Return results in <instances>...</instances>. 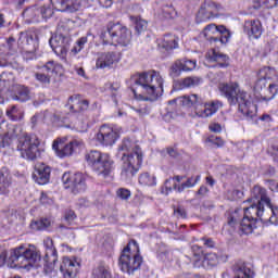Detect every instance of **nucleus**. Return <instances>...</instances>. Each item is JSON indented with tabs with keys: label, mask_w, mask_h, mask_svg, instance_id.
I'll list each match as a JSON object with an SVG mask.
<instances>
[{
	"label": "nucleus",
	"mask_w": 278,
	"mask_h": 278,
	"mask_svg": "<svg viewBox=\"0 0 278 278\" xmlns=\"http://www.w3.org/2000/svg\"><path fill=\"white\" fill-rule=\"evenodd\" d=\"M252 204L243 208L244 217L240 223V233L249 236L253 229H257V220L261 219L265 225H278V206L273 205L266 189L254 186L251 198L248 199Z\"/></svg>",
	"instance_id": "obj_1"
},
{
	"label": "nucleus",
	"mask_w": 278,
	"mask_h": 278,
	"mask_svg": "<svg viewBox=\"0 0 278 278\" xmlns=\"http://www.w3.org/2000/svg\"><path fill=\"white\" fill-rule=\"evenodd\" d=\"M222 97L227 99L229 105H238L240 114L245 121H253L257 116V105L251 101V96L236 83H222L218 85Z\"/></svg>",
	"instance_id": "obj_2"
},
{
	"label": "nucleus",
	"mask_w": 278,
	"mask_h": 278,
	"mask_svg": "<svg viewBox=\"0 0 278 278\" xmlns=\"http://www.w3.org/2000/svg\"><path fill=\"white\" fill-rule=\"evenodd\" d=\"M131 91L136 99H147V97H162L164 92V78L160 72L149 71L137 74L131 78Z\"/></svg>",
	"instance_id": "obj_3"
},
{
	"label": "nucleus",
	"mask_w": 278,
	"mask_h": 278,
	"mask_svg": "<svg viewBox=\"0 0 278 278\" xmlns=\"http://www.w3.org/2000/svg\"><path fill=\"white\" fill-rule=\"evenodd\" d=\"M40 251L34 245L28 248L20 245L10 252L8 257V251L3 250L0 252V268L8 264L9 268H24L30 270L34 266H38L40 262Z\"/></svg>",
	"instance_id": "obj_4"
},
{
	"label": "nucleus",
	"mask_w": 278,
	"mask_h": 278,
	"mask_svg": "<svg viewBox=\"0 0 278 278\" xmlns=\"http://www.w3.org/2000/svg\"><path fill=\"white\" fill-rule=\"evenodd\" d=\"M181 103L186 108H193L199 118H210V116H214V114L223 108V102L219 100L204 103L203 98L199 97L197 93L184 96L181 98Z\"/></svg>",
	"instance_id": "obj_5"
},
{
	"label": "nucleus",
	"mask_w": 278,
	"mask_h": 278,
	"mask_svg": "<svg viewBox=\"0 0 278 278\" xmlns=\"http://www.w3.org/2000/svg\"><path fill=\"white\" fill-rule=\"evenodd\" d=\"M131 30L118 22H110L106 26V30L101 34L103 45H121V47H128V45H131Z\"/></svg>",
	"instance_id": "obj_6"
},
{
	"label": "nucleus",
	"mask_w": 278,
	"mask_h": 278,
	"mask_svg": "<svg viewBox=\"0 0 278 278\" xmlns=\"http://www.w3.org/2000/svg\"><path fill=\"white\" fill-rule=\"evenodd\" d=\"M140 266H142L140 247L136 240H131L127 247L124 248L119 256V268L123 273L134 275L136 270H140Z\"/></svg>",
	"instance_id": "obj_7"
},
{
	"label": "nucleus",
	"mask_w": 278,
	"mask_h": 278,
	"mask_svg": "<svg viewBox=\"0 0 278 278\" xmlns=\"http://www.w3.org/2000/svg\"><path fill=\"white\" fill-rule=\"evenodd\" d=\"M85 160L88 166L102 177H110L112 170H114V161L109 154L102 153L101 151L91 150L87 152Z\"/></svg>",
	"instance_id": "obj_8"
},
{
	"label": "nucleus",
	"mask_w": 278,
	"mask_h": 278,
	"mask_svg": "<svg viewBox=\"0 0 278 278\" xmlns=\"http://www.w3.org/2000/svg\"><path fill=\"white\" fill-rule=\"evenodd\" d=\"M38 147H40V139H38V136L23 132L17 140L16 149L23 160L34 162V160L40 157V150Z\"/></svg>",
	"instance_id": "obj_9"
},
{
	"label": "nucleus",
	"mask_w": 278,
	"mask_h": 278,
	"mask_svg": "<svg viewBox=\"0 0 278 278\" xmlns=\"http://www.w3.org/2000/svg\"><path fill=\"white\" fill-rule=\"evenodd\" d=\"M39 71L35 73V78L39 84L49 86L51 78L58 75H62V64L55 61H48L45 65L38 67Z\"/></svg>",
	"instance_id": "obj_10"
},
{
	"label": "nucleus",
	"mask_w": 278,
	"mask_h": 278,
	"mask_svg": "<svg viewBox=\"0 0 278 278\" xmlns=\"http://www.w3.org/2000/svg\"><path fill=\"white\" fill-rule=\"evenodd\" d=\"M119 149L121 151H127V153H124L122 156L123 162H126L140 170V166H142V150L140 147L134 146L131 140L126 139L123 141Z\"/></svg>",
	"instance_id": "obj_11"
},
{
	"label": "nucleus",
	"mask_w": 278,
	"mask_h": 278,
	"mask_svg": "<svg viewBox=\"0 0 278 278\" xmlns=\"http://www.w3.org/2000/svg\"><path fill=\"white\" fill-rule=\"evenodd\" d=\"M203 36L208 42H220V45H227L231 38V34L224 26H216V24H208L204 30Z\"/></svg>",
	"instance_id": "obj_12"
},
{
	"label": "nucleus",
	"mask_w": 278,
	"mask_h": 278,
	"mask_svg": "<svg viewBox=\"0 0 278 278\" xmlns=\"http://www.w3.org/2000/svg\"><path fill=\"white\" fill-rule=\"evenodd\" d=\"M71 36L64 35V33H56L49 40V45L55 55L60 58H66V53L71 49Z\"/></svg>",
	"instance_id": "obj_13"
},
{
	"label": "nucleus",
	"mask_w": 278,
	"mask_h": 278,
	"mask_svg": "<svg viewBox=\"0 0 278 278\" xmlns=\"http://www.w3.org/2000/svg\"><path fill=\"white\" fill-rule=\"evenodd\" d=\"M62 182L65 188H71L73 194H78V192H86V177L84 174L76 173H65L62 176Z\"/></svg>",
	"instance_id": "obj_14"
},
{
	"label": "nucleus",
	"mask_w": 278,
	"mask_h": 278,
	"mask_svg": "<svg viewBox=\"0 0 278 278\" xmlns=\"http://www.w3.org/2000/svg\"><path fill=\"white\" fill-rule=\"evenodd\" d=\"M197 68V60L179 59L169 67V76L174 79L181 76V73H190Z\"/></svg>",
	"instance_id": "obj_15"
},
{
	"label": "nucleus",
	"mask_w": 278,
	"mask_h": 278,
	"mask_svg": "<svg viewBox=\"0 0 278 278\" xmlns=\"http://www.w3.org/2000/svg\"><path fill=\"white\" fill-rule=\"evenodd\" d=\"M96 138L100 144L112 147L118 140V131L108 125H102Z\"/></svg>",
	"instance_id": "obj_16"
},
{
	"label": "nucleus",
	"mask_w": 278,
	"mask_h": 278,
	"mask_svg": "<svg viewBox=\"0 0 278 278\" xmlns=\"http://www.w3.org/2000/svg\"><path fill=\"white\" fill-rule=\"evenodd\" d=\"M43 245L46 249V254L43 257V262L46 263L45 267L49 268V270H53L55 268V263L58 262V250L53 244V239L47 237L43 240Z\"/></svg>",
	"instance_id": "obj_17"
},
{
	"label": "nucleus",
	"mask_w": 278,
	"mask_h": 278,
	"mask_svg": "<svg viewBox=\"0 0 278 278\" xmlns=\"http://www.w3.org/2000/svg\"><path fill=\"white\" fill-rule=\"evenodd\" d=\"M17 46L26 53H35L36 49H38V41L34 34L22 31L20 33Z\"/></svg>",
	"instance_id": "obj_18"
},
{
	"label": "nucleus",
	"mask_w": 278,
	"mask_h": 278,
	"mask_svg": "<svg viewBox=\"0 0 278 278\" xmlns=\"http://www.w3.org/2000/svg\"><path fill=\"white\" fill-rule=\"evenodd\" d=\"M121 62V56L118 53L111 51V52H100L98 53V58L96 61L97 68H112L114 64H118Z\"/></svg>",
	"instance_id": "obj_19"
},
{
	"label": "nucleus",
	"mask_w": 278,
	"mask_h": 278,
	"mask_svg": "<svg viewBox=\"0 0 278 278\" xmlns=\"http://www.w3.org/2000/svg\"><path fill=\"white\" fill-rule=\"evenodd\" d=\"M243 31L250 40H258L264 34V28L260 20H247L243 24Z\"/></svg>",
	"instance_id": "obj_20"
},
{
	"label": "nucleus",
	"mask_w": 278,
	"mask_h": 278,
	"mask_svg": "<svg viewBox=\"0 0 278 278\" xmlns=\"http://www.w3.org/2000/svg\"><path fill=\"white\" fill-rule=\"evenodd\" d=\"M77 147H79V142H77L76 140L71 141L66 144L56 140L52 144V149L53 151H55L58 157H71V155L75 153V149H77Z\"/></svg>",
	"instance_id": "obj_21"
},
{
	"label": "nucleus",
	"mask_w": 278,
	"mask_h": 278,
	"mask_svg": "<svg viewBox=\"0 0 278 278\" xmlns=\"http://www.w3.org/2000/svg\"><path fill=\"white\" fill-rule=\"evenodd\" d=\"M33 179L36 181V184H39V186L49 184V179H51V167L45 163L35 165Z\"/></svg>",
	"instance_id": "obj_22"
},
{
	"label": "nucleus",
	"mask_w": 278,
	"mask_h": 278,
	"mask_svg": "<svg viewBox=\"0 0 278 278\" xmlns=\"http://www.w3.org/2000/svg\"><path fill=\"white\" fill-rule=\"evenodd\" d=\"M83 0H50L54 10L59 12H77Z\"/></svg>",
	"instance_id": "obj_23"
},
{
	"label": "nucleus",
	"mask_w": 278,
	"mask_h": 278,
	"mask_svg": "<svg viewBox=\"0 0 278 278\" xmlns=\"http://www.w3.org/2000/svg\"><path fill=\"white\" fill-rule=\"evenodd\" d=\"M79 270V263L77 261L71 260L68 256H64L62 264L60 266V271L64 278H75L77 277V271Z\"/></svg>",
	"instance_id": "obj_24"
},
{
	"label": "nucleus",
	"mask_w": 278,
	"mask_h": 278,
	"mask_svg": "<svg viewBox=\"0 0 278 278\" xmlns=\"http://www.w3.org/2000/svg\"><path fill=\"white\" fill-rule=\"evenodd\" d=\"M67 105L72 112H86L90 106V101L84 99L81 94H73L68 98Z\"/></svg>",
	"instance_id": "obj_25"
},
{
	"label": "nucleus",
	"mask_w": 278,
	"mask_h": 278,
	"mask_svg": "<svg viewBox=\"0 0 278 278\" xmlns=\"http://www.w3.org/2000/svg\"><path fill=\"white\" fill-rule=\"evenodd\" d=\"M12 190V174L8 167L0 169V194L8 197Z\"/></svg>",
	"instance_id": "obj_26"
},
{
	"label": "nucleus",
	"mask_w": 278,
	"mask_h": 278,
	"mask_svg": "<svg viewBox=\"0 0 278 278\" xmlns=\"http://www.w3.org/2000/svg\"><path fill=\"white\" fill-rule=\"evenodd\" d=\"M205 58L208 62H216L219 68H227L229 66V58L227 54L216 51V49L210 50Z\"/></svg>",
	"instance_id": "obj_27"
},
{
	"label": "nucleus",
	"mask_w": 278,
	"mask_h": 278,
	"mask_svg": "<svg viewBox=\"0 0 278 278\" xmlns=\"http://www.w3.org/2000/svg\"><path fill=\"white\" fill-rule=\"evenodd\" d=\"M5 114L9 121H12L13 123H18V121H23V118H25V111L18 108V105L9 106Z\"/></svg>",
	"instance_id": "obj_28"
},
{
	"label": "nucleus",
	"mask_w": 278,
	"mask_h": 278,
	"mask_svg": "<svg viewBox=\"0 0 278 278\" xmlns=\"http://www.w3.org/2000/svg\"><path fill=\"white\" fill-rule=\"evenodd\" d=\"M31 99V91H29V87L25 85H17L15 87V100L21 103H25Z\"/></svg>",
	"instance_id": "obj_29"
},
{
	"label": "nucleus",
	"mask_w": 278,
	"mask_h": 278,
	"mask_svg": "<svg viewBox=\"0 0 278 278\" xmlns=\"http://www.w3.org/2000/svg\"><path fill=\"white\" fill-rule=\"evenodd\" d=\"M123 166H122V177L124 179H127L128 181H131L134 177L138 174V170H140L138 167L127 163V161H123Z\"/></svg>",
	"instance_id": "obj_30"
},
{
	"label": "nucleus",
	"mask_w": 278,
	"mask_h": 278,
	"mask_svg": "<svg viewBox=\"0 0 278 278\" xmlns=\"http://www.w3.org/2000/svg\"><path fill=\"white\" fill-rule=\"evenodd\" d=\"M129 18L131 23H134L135 25V31L137 36H140V34L147 31V27L149 23L146 20H142V17L140 16H134V15H130Z\"/></svg>",
	"instance_id": "obj_31"
},
{
	"label": "nucleus",
	"mask_w": 278,
	"mask_h": 278,
	"mask_svg": "<svg viewBox=\"0 0 278 278\" xmlns=\"http://www.w3.org/2000/svg\"><path fill=\"white\" fill-rule=\"evenodd\" d=\"M22 16L25 23H36L38 22V16H40V9L28 8L22 13Z\"/></svg>",
	"instance_id": "obj_32"
},
{
	"label": "nucleus",
	"mask_w": 278,
	"mask_h": 278,
	"mask_svg": "<svg viewBox=\"0 0 278 278\" xmlns=\"http://www.w3.org/2000/svg\"><path fill=\"white\" fill-rule=\"evenodd\" d=\"M160 45L166 51H173V49H177V47H179V43L177 41V37H175V35L164 36V38H163V40Z\"/></svg>",
	"instance_id": "obj_33"
},
{
	"label": "nucleus",
	"mask_w": 278,
	"mask_h": 278,
	"mask_svg": "<svg viewBox=\"0 0 278 278\" xmlns=\"http://www.w3.org/2000/svg\"><path fill=\"white\" fill-rule=\"evenodd\" d=\"M278 93V81L269 84L268 88L261 93L262 101H273L275 96Z\"/></svg>",
	"instance_id": "obj_34"
},
{
	"label": "nucleus",
	"mask_w": 278,
	"mask_h": 278,
	"mask_svg": "<svg viewBox=\"0 0 278 278\" xmlns=\"http://www.w3.org/2000/svg\"><path fill=\"white\" fill-rule=\"evenodd\" d=\"M200 266L203 268L210 269L214 268V266H218V255L215 253H207L203 256V261H200Z\"/></svg>",
	"instance_id": "obj_35"
},
{
	"label": "nucleus",
	"mask_w": 278,
	"mask_h": 278,
	"mask_svg": "<svg viewBox=\"0 0 278 278\" xmlns=\"http://www.w3.org/2000/svg\"><path fill=\"white\" fill-rule=\"evenodd\" d=\"M243 218H244V208L243 210L237 208L230 215L228 219V225H230V227H236V225H238V229L240 231V223H242Z\"/></svg>",
	"instance_id": "obj_36"
},
{
	"label": "nucleus",
	"mask_w": 278,
	"mask_h": 278,
	"mask_svg": "<svg viewBox=\"0 0 278 278\" xmlns=\"http://www.w3.org/2000/svg\"><path fill=\"white\" fill-rule=\"evenodd\" d=\"M203 83V78L199 76H189L180 80V88H194Z\"/></svg>",
	"instance_id": "obj_37"
},
{
	"label": "nucleus",
	"mask_w": 278,
	"mask_h": 278,
	"mask_svg": "<svg viewBox=\"0 0 278 278\" xmlns=\"http://www.w3.org/2000/svg\"><path fill=\"white\" fill-rule=\"evenodd\" d=\"M90 36H91V38H94V36L92 35V33H87V36L80 37V38L76 41L75 46H74L73 49H72V53H74V55H77V53H80V52H81V50L84 49V47H86V45L88 43V37H90Z\"/></svg>",
	"instance_id": "obj_38"
},
{
	"label": "nucleus",
	"mask_w": 278,
	"mask_h": 278,
	"mask_svg": "<svg viewBox=\"0 0 278 278\" xmlns=\"http://www.w3.org/2000/svg\"><path fill=\"white\" fill-rule=\"evenodd\" d=\"M199 181H201V175L189 177L186 182L178 186V192H184L188 188H194Z\"/></svg>",
	"instance_id": "obj_39"
},
{
	"label": "nucleus",
	"mask_w": 278,
	"mask_h": 278,
	"mask_svg": "<svg viewBox=\"0 0 278 278\" xmlns=\"http://www.w3.org/2000/svg\"><path fill=\"white\" fill-rule=\"evenodd\" d=\"M191 251L193 253L194 268H201V260L203 258V248H201L199 245H192Z\"/></svg>",
	"instance_id": "obj_40"
},
{
	"label": "nucleus",
	"mask_w": 278,
	"mask_h": 278,
	"mask_svg": "<svg viewBox=\"0 0 278 278\" xmlns=\"http://www.w3.org/2000/svg\"><path fill=\"white\" fill-rule=\"evenodd\" d=\"M51 226V220L49 218H41L39 220H35L30 223V229H34L35 231H42L45 229H48V227Z\"/></svg>",
	"instance_id": "obj_41"
},
{
	"label": "nucleus",
	"mask_w": 278,
	"mask_h": 278,
	"mask_svg": "<svg viewBox=\"0 0 278 278\" xmlns=\"http://www.w3.org/2000/svg\"><path fill=\"white\" fill-rule=\"evenodd\" d=\"M92 277L93 278H112V275L110 274V270L106 269L105 266L100 265L93 269Z\"/></svg>",
	"instance_id": "obj_42"
},
{
	"label": "nucleus",
	"mask_w": 278,
	"mask_h": 278,
	"mask_svg": "<svg viewBox=\"0 0 278 278\" xmlns=\"http://www.w3.org/2000/svg\"><path fill=\"white\" fill-rule=\"evenodd\" d=\"M206 4H207V12L211 13L213 18H218V16H220V12L223 11V7L212 1L206 2Z\"/></svg>",
	"instance_id": "obj_43"
},
{
	"label": "nucleus",
	"mask_w": 278,
	"mask_h": 278,
	"mask_svg": "<svg viewBox=\"0 0 278 278\" xmlns=\"http://www.w3.org/2000/svg\"><path fill=\"white\" fill-rule=\"evenodd\" d=\"M173 190H176V192H179V185H177V182H174L173 178H168L164 182L162 193L168 194L169 192H173Z\"/></svg>",
	"instance_id": "obj_44"
},
{
	"label": "nucleus",
	"mask_w": 278,
	"mask_h": 278,
	"mask_svg": "<svg viewBox=\"0 0 278 278\" xmlns=\"http://www.w3.org/2000/svg\"><path fill=\"white\" fill-rule=\"evenodd\" d=\"M267 84L268 81L266 80V77L258 78L254 85V92L262 98L264 90H266Z\"/></svg>",
	"instance_id": "obj_45"
},
{
	"label": "nucleus",
	"mask_w": 278,
	"mask_h": 278,
	"mask_svg": "<svg viewBox=\"0 0 278 278\" xmlns=\"http://www.w3.org/2000/svg\"><path fill=\"white\" fill-rule=\"evenodd\" d=\"M175 16H177V12L173 5L163 7L161 11V17L165 18V21H168L170 18H175Z\"/></svg>",
	"instance_id": "obj_46"
},
{
	"label": "nucleus",
	"mask_w": 278,
	"mask_h": 278,
	"mask_svg": "<svg viewBox=\"0 0 278 278\" xmlns=\"http://www.w3.org/2000/svg\"><path fill=\"white\" fill-rule=\"evenodd\" d=\"M139 184L141 186H155V176L149 173H143L139 176Z\"/></svg>",
	"instance_id": "obj_47"
},
{
	"label": "nucleus",
	"mask_w": 278,
	"mask_h": 278,
	"mask_svg": "<svg viewBox=\"0 0 278 278\" xmlns=\"http://www.w3.org/2000/svg\"><path fill=\"white\" fill-rule=\"evenodd\" d=\"M21 131H22V128L17 125H13V124L7 125V134L8 136L12 137L13 140H15V138H18V136H21Z\"/></svg>",
	"instance_id": "obj_48"
},
{
	"label": "nucleus",
	"mask_w": 278,
	"mask_h": 278,
	"mask_svg": "<svg viewBox=\"0 0 278 278\" xmlns=\"http://www.w3.org/2000/svg\"><path fill=\"white\" fill-rule=\"evenodd\" d=\"M198 18L200 21H210V18H214L212 13L207 12V2H205L198 12Z\"/></svg>",
	"instance_id": "obj_49"
},
{
	"label": "nucleus",
	"mask_w": 278,
	"mask_h": 278,
	"mask_svg": "<svg viewBox=\"0 0 278 278\" xmlns=\"http://www.w3.org/2000/svg\"><path fill=\"white\" fill-rule=\"evenodd\" d=\"M12 79H14L12 73L3 72L0 75V85L3 86V88H10Z\"/></svg>",
	"instance_id": "obj_50"
},
{
	"label": "nucleus",
	"mask_w": 278,
	"mask_h": 278,
	"mask_svg": "<svg viewBox=\"0 0 278 278\" xmlns=\"http://www.w3.org/2000/svg\"><path fill=\"white\" fill-rule=\"evenodd\" d=\"M12 142H14V139L8 135V132L4 134V136L0 135V147H11Z\"/></svg>",
	"instance_id": "obj_51"
},
{
	"label": "nucleus",
	"mask_w": 278,
	"mask_h": 278,
	"mask_svg": "<svg viewBox=\"0 0 278 278\" xmlns=\"http://www.w3.org/2000/svg\"><path fill=\"white\" fill-rule=\"evenodd\" d=\"M68 23H71V21L66 18L60 20L56 26V34H62V31H68Z\"/></svg>",
	"instance_id": "obj_52"
},
{
	"label": "nucleus",
	"mask_w": 278,
	"mask_h": 278,
	"mask_svg": "<svg viewBox=\"0 0 278 278\" xmlns=\"http://www.w3.org/2000/svg\"><path fill=\"white\" fill-rule=\"evenodd\" d=\"M117 197L123 201H127L131 197V191L129 189L119 188L116 192Z\"/></svg>",
	"instance_id": "obj_53"
},
{
	"label": "nucleus",
	"mask_w": 278,
	"mask_h": 278,
	"mask_svg": "<svg viewBox=\"0 0 278 278\" xmlns=\"http://www.w3.org/2000/svg\"><path fill=\"white\" fill-rule=\"evenodd\" d=\"M207 142H211V144H214L217 148L225 147V140L220 137L211 136L208 137Z\"/></svg>",
	"instance_id": "obj_54"
},
{
	"label": "nucleus",
	"mask_w": 278,
	"mask_h": 278,
	"mask_svg": "<svg viewBox=\"0 0 278 278\" xmlns=\"http://www.w3.org/2000/svg\"><path fill=\"white\" fill-rule=\"evenodd\" d=\"M39 14H41L42 18H51V16H53V10H51V8L42 7L39 9Z\"/></svg>",
	"instance_id": "obj_55"
},
{
	"label": "nucleus",
	"mask_w": 278,
	"mask_h": 278,
	"mask_svg": "<svg viewBox=\"0 0 278 278\" xmlns=\"http://www.w3.org/2000/svg\"><path fill=\"white\" fill-rule=\"evenodd\" d=\"M174 214L177 216V218H188V212H186V208L184 206H178L177 208H174Z\"/></svg>",
	"instance_id": "obj_56"
},
{
	"label": "nucleus",
	"mask_w": 278,
	"mask_h": 278,
	"mask_svg": "<svg viewBox=\"0 0 278 278\" xmlns=\"http://www.w3.org/2000/svg\"><path fill=\"white\" fill-rule=\"evenodd\" d=\"M41 118H42V114H40V113H37L30 117L31 129H36V127H38V123H40Z\"/></svg>",
	"instance_id": "obj_57"
},
{
	"label": "nucleus",
	"mask_w": 278,
	"mask_h": 278,
	"mask_svg": "<svg viewBox=\"0 0 278 278\" xmlns=\"http://www.w3.org/2000/svg\"><path fill=\"white\" fill-rule=\"evenodd\" d=\"M262 4L267 8V10H273V8H277L278 0H261Z\"/></svg>",
	"instance_id": "obj_58"
},
{
	"label": "nucleus",
	"mask_w": 278,
	"mask_h": 278,
	"mask_svg": "<svg viewBox=\"0 0 278 278\" xmlns=\"http://www.w3.org/2000/svg\"><path fill=\"white\" fill-rule=\"evenodd\" d=\"M202 242L207 249H214L216 247V242L212 238L204 237L202 238Z\"/></svg>",
	"instance_id": "obj_59"
},
{
	"label": "nucleus",
	"mask_w": 278,
	"mask_h": 278,
	"mask_svg": "<svg viewBox=\"0 0 278 278\" xmlns=\"http://www.w3.org/2000/svg\"><path fill=\"white\" fill-rule=\"evenodd\" d=\"M66 223H73V220H75V218H77V215L75 214V211H67L65 212V216H64Z\"/></svg>",
	"instance_id": "obj_60"
},
{
	"label": "nucleus",
	"mask_w": 278,
	"mask_h": 278,
	"mask_svg": "<svg viewBox=\"0 0 278 278\" xmlns=\"http://www.w3.org/2000/svg\"><path fill=\"white\" fill-rule=\"evenodd\" d=\"M208 129L214 131V134H220V131H223V126L218 123H214L208 126Z\"/></svg>",
	"instance_id": "obj_61"
},
{
	"label": "nucleus",
	"mask_w": 278,
	"mask_h": 278,
	"mask_svg": "<svg viewBox=\"0 0 278 278\" xmlns=\"http://www.w3.org/2000/svg\"><path fill=\"white\" fill-rule=\"evenodd\" d=\"M16 42V39L14 37H9L7 40V47H9L10 51H16V48L14 47Z\"/></svg>",
	"instance_id": "obj_62"
},
{
	"label": "nucleus",
	"mask_w": 278,
	"mask_h": 278,
	"mask_svg": "<svg viewBox=\"0 0 278 278\" xmlns=\"http://www.w3.org/2000/svg\"><path fill=\"white\" fill-rule=\"evenodd\" d=\"M40 203H42L43 205H47V204H49V203H52V200L49 199V195H48L45 191L41 192V195H40Z\"/></svg>",
	"instance_id": "obj_63"
},
{
	"label": "nucleus",
	"mask_w": 278,
	"mask_h": 278,
	"mask_svg": "<svg viewBox=\"0 0 278 278\" xmlns=\"http://www.w3.org/2000/svg\"><path fill=\"white\" fill-rule=\"evenodd\" d=\"M268 188L271 192H278V182L275 180H267Z\"/></svg>",
	"instance_id": "obj_64"
}]
</instances>
